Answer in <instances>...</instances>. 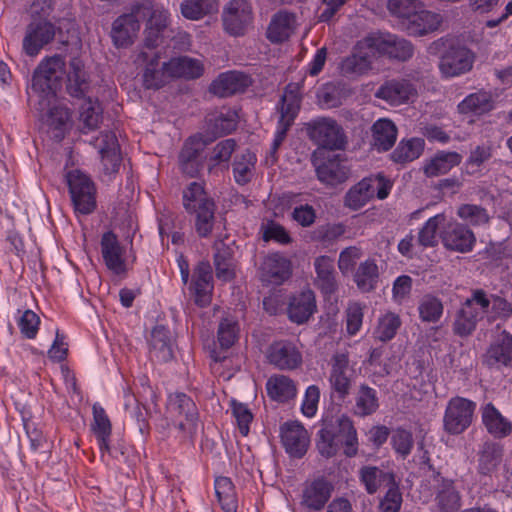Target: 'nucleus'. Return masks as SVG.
<instances>
[{"label":"nucleus","mask_w":512,"mask_h":512,"mask_svg":"<svg viewBox=\"0 0 512 512\" xmlns=\"http://www.w3.org/2000/svg\"><path fill=\"white\" fill-rule=\"evenodd\" d=\"M43 121L54 132V138L62 140L70 123V112L65 106L55 105L42 116Z\"/></svg>","instance_id":"46"},{"label":"nucleus","mask_w":512,"mask_h":512,"mask_svg":"<svg viewBox=\"0 0 512 512\" xmlns=\"http://www.w3.org/2000/svg\"><path fill=\"white\" fill-rule=\"evenodd\" d=\"M71 203L77 215H90L97 208V188L86 173L74 169L66 174Z\"/></svg>","instance_id":"4"},{"label":"nucleus","mask_w":512,"mask_h":512,"mask_svg":"<svg viewBox=\"0 0 512 512\" xmlns=\"http://www.w3.org/2000/svg\"><path fill=\"white\" fill-rule=\"evenodd\" d=\"M502 447L495 442H485L479 451V472L488 475L494 471L502 460Z\"/></svg>","instance_id":"50"},{"label":"nucleus","mask_w":512,"mask_h":512,"mask_svg":"<svg viewBox=\"0 0 512 512\" xmlns=\"http://www.w3.org/2000/svg\"><path fill=\"white\" fill-rule=\"evenodd\" d=\"M373 177H367L351 187L345 195L344 203L350 209L358 210L375 195L376 187Z\"/></svg>","instance_id":"41"},{"label":"nucleus","mask_w":512,"mask_h":512,"mask_svg":"<svg viewBox=\"0 0 512 512\" xmlns=\"http://www.w3.org/2000/svg\"><path fill=\"white\" fill-rule=\"evenodd\" d=\"M145 13H148L147 8L135 5L129 14L122 15L114 21L111 36L116 46L123 47L132 43L133 37L140 30V22L145 20Z\"/></svg>","instance_id":"14"},{"label":"nucleus","mask_w":512,"mask_h":512,"mask_svg":"<svg viewBox=\"0 0 512 512\" xmlns=\"http://www.w3.org/2000/svg\"><path fill=\"white\" fill-rule=\"evenodd\" d=\"M259 270L261 281L279 285L290 277L291 263L283 255L272 253L264 257Z\"/></svg>","instance_id":"24"},{"label":"nucleus","mask_w":512,"mask_h":512,"mask_svg":"<svg viewBox=\"0 0 512 512\" xmlns=\"http://www.w3.org/2000/svg\"><path fill=\"white\" fill-rule=\"evenodd\" d=\"M64 67V59L59 55H55L43 60L35 70L32 79V89L42 95L43 100L39 103L41 106L45 100L50 102V98L55 97L56 91L61 86Z\"/></svg>","instance_id":"5"},{"label":"nucleus","mask_w":512,"mask_h":512,"mask_svg":"<svg viewBox=\"0 0 512 512\" xmlns=\"http://www.w3.org/2000/svg\"><path fill=\"white\" fill-rule=\"evenodd\" d=\"M224 30L232 36H243L252 25V6L247 0H230L223 8Z\"/></svg>","instance_id":"12"},{"label":"nucleus","mask_w":512,"mask_h":512,"mask_svg":"<svg viewBox=\"0 0 512 512\" xmlns=\"http://www.w3.org/2000/svg\"><path fill=\"white\" fill-rule=\"evenodd\" d=\"M214 266L216 277L224 282L231 281L235 277V243H227L224 240L214 244Z\"/></svg>","instance_id":"26"},{"label":"nucleus","mask_w":512,"mask_h":512,"mask_svg":"<svg viewBox=\"0 0 512 512\" xmlns=\"http://www.w3.org/2000/svg\"><path fill=\"white\" fill-rule=\"evenodd\" d=\"M213 130L217 134H229L234 131L238 123V115L234 110L228 109L226 112H220L213 119Z\"/></svg>","instance_id":"63"},{"label":"nucleus","mask_w":512,"mask_h":512,"mask_svg":"<svg viewBox=\"0 0 512 512\" xmlns=\"http://www.w3.org/2000/svg\"><path fill=\"white\" fill-rule=\"evenodd\" d=\"M481 417L488 433L495 438H504L511 434L512 423L491 402L481 407Z\"/></svg>","instance_id":"36"},{"label":"nucleus","mask_w":512,"mask_h":512,"mask_svg":"<svg viewBox=\"0 0 512 512\" xmlns=\"http://www.w3.org/2000/svg\"><path fill=\"white\" fill-rule=\"evenodd\" d=\"M400 326V317L395 313L389 312L379 319L375 334L380 341L386 342L394 338Z\"/></svg>","instance_id":"60"},{"label":"nucleus","mask_w":512,"mask_h":512,"mask_svg":"<svg viewBox=\"0 0 512 512\" xmlns=\"http://www.w3.org/2000/svg\"><path fill=\"white\" fill-rule=\"evenodd\" d=\"M101 254L105 265L115 274H121L125 271L124 252L117 236L109 231L102 235Z\"/></svg>","instance_id":"27"},{"label":"nucleus","mask_w":512,"mask_h":512,"mask_svg":"<svg viewBox=\"0 0 512 512\" xmlns=\"http://www.w3.org/2000/svg\"><path fill=\"white\" fill-rule=\"evenodd\" d=\"M79 128L82 133L96 130L102 121V108L97 100L87 98L80 106Z\"/></svg>","instance_id":"45"},{"label":"nucleus","mask_w":512,"mask_h":512,"mask_svg":"<svg viewBox=\"0 0 512 512\" xmlns=\"http://www.w3.org/2000/svg\"><path fill=\"white\" fill-rule=\"evenodd\" d=\"M251 84L249 76L240 72L221 74L210 86V91L219 97H228L242 93Z\"/></svg>","instance_id":"28"},{"label":"nucleus","mask_w":512,"mask_h":512,"mask_svg":"<svg viewBox=\"0 0 512 512\" xmlns=\"http://www.w3.org/2000/svg\"><path fill=\"white\" fill-rule=\"evenodd\" d=\"M268 395L277 401L285 402L296 395V386L292 379L285 375H276L268 379L266 384Z\"/></svg>","instance_id":"49"},{"label":"nucleus","mask_w":512,"mask_h":512,"mask_svg":"<svg viewBox=\"0 0 512 512\" xmlns=\"http://www.w3.org/2000/svg\"><path fill=\"white\" fill-rule=\"evenodd\" d=\"M307 134L319 147L313 156L325 158L326 150H342L347 144L343 128L336 120L329 117H319L307 123Z\"/></svg>","instance_id":"3"},{"label":"nucleus","mask_w":512,"mask_h":512,"mask_svg":"<svg viewBox=\"0 0 512 512\" xmlns=\"http://www.w3.org/2000/svg\"><path fill=\"white\" fill-rule=\"evenodd\" d=\"M363 47H372L377 56H387L398 61H407L414 54L412 43L398 35L384 32H372L361 39Z\"/></svg>","instance_id":"6"},{"label":"nucleus","mask_w":512,"mask_h":512,"mask_svg":"<svg viewBox=\"0 0 512 512\" xmlns=\"http://www.w3.org/2000/svg\"><path fill=\"white\" fill-rule=\"evenodd\" d=\"M256 162V155L250 150H245L242 154L234 158L232 170L234 180L237 184L246 185L252 180L255 173Z\"/></svg>","instance_id":"44"},{"label":"nucleus","mask_w":512,"mask_h":512,"mask_svg":"<svg viewBox=\"0 0 512 512\" xmlns=\"http://www.w3.org/2000/svg\"><path fill=\"white\" fill-rule=\"evenodd\" d=\"M164 69L171 77H183L195 79L202 75L203 65L197 60L187 56L173 58L169 62H164Z\"/></svg>","instance_id":"40"},{"label":"nucleus","mask_w":512,"mask_h":512,"mask_svg":"<svg viewBox=\"0 0 512 512\" xmlns=\"http://www.w3.org/2000/svg\"><path fill=\"white\" fill-rule=\"evenodd\" d=\"M422 3L418 0H389L388 10L391 14L402 19V22L411 19L418 9L421 8Z\"/></svg>","instance_id":"61"},{"label":"nucleus","mask_w":512,"mask_h":512,"mask_svg":"<svg viewBox=\"0 0 512 512\" xmlns=\"http://www.w3.org/2000/svg\"><path fill=\"white\" fill-rule=\"evenodd\" d=\"M211 139H206L200 134L189 137L183 144L179 153V167L181 171L195 177L204 167L206 159L205 149L211 143Z\"/></svg>","instance_id":"11"},{"label":"nucleus","mask_w":512,"mask_h":512,"mask_svg":"<svg viewBox=\"0 0 512 512\" xmlns=\"http://www.w3.org/2000/svg\"><path fill=\"white\" fill-rule=\"evenodd\" d=\"M215 493L225 512H237L235 487L230 478L224 476L216 478Z\"/></svg>","instance_id":"52"},{"label":"nucleus","mask_w":512,"mask_h":512,"mask_svg":"<svg viewBox=\"0 0 512 512\" xmlns=\"http://www.w3.org/2000/svg\"><path fill=\"white\" fill-rule=\"evenodd\" d=\"M183 206L194 217L196 233L200 237H208L215 224L216 205L201 183L191 182L183 190Z\"/></svg>","instance_id":"2"},{"label":"nucleus","mask_w":512,"mask_h":512,"mask_svg":"<svg viewBox=\"0 0 512 512\" xmlns=\"http://www.w3.org/2000/svg\"><path fill=\"white\" fill-rule=\"evenodd\" d=\"M442 22L440 14L423 9V5L412 15L411 19L402 22V27L412 36H422L438 29Z\"/></svg>","instance_id":"30"},{"label":"nucleus","mask_w":512,"mask_h":512,"mask_svg":"<svg viewBox=\"0 0 512 512\" xmlns=\"http://www.w3.org/2000/svg\"><path fill=\"white\" fill-rule=\"evenodd\" d=\"M388 490L380 501L381 512H399L402 504V494L395 481L388 485Z\"/></svg>","instance_id":"64"},{"label":"nucleus","mask_w":512,"mask_h":512,"mask_svg":"<svg viewBox=\"0 0 512 512\" xmlns=\"http://www.w3.org/2000/svg\"><path fill=\"white\" fill-rule=\"evenodd\" d=\"M371 145L379 152L390 150L397 138V128L389 119H379L372 125Z\"/></svg>","instance_id":"39"},{"label":"nucleus","mask_w":512,"mask_h":512,"mask_svg":"<svg viewBox=\"0 0 512 512\" xmlns=\"http://www.w3.org/2000/svg\"><path fill=\"white\" fill-rule=\"evenodd\" d=\"M329 385L331 397L339 401H343L350 394L356 371L350 364V356L348 351H336L330 358L328 363Z\"/></svg>","instance_id":"7"},{"label":"nucleus","mask_w":512,"mask_h":512,"mask_svg":"<svg viewBox=\"0 0 512 512\" xmlns=\"http://www.w3.org/2000/svg\"><path fill=\"white\" fill-rule=\"evenodd\" d=\"M476 404L463 397H453L449 400L444 417V431L451 435L463 433L472 423Z\"/></svg>","instance_id":"9"},{"label":"nucleus","mask_w":512,"mask_h":512,"mask_svg":"<svg viewBox=\"0 0 512 512\" xmlns=\"http://www.w3.org/2000/svg\"><path fill=\"white\" fill-rule=\"evenodd\" d=\"M90 87L89 77L84 68V63L79 58L71 59L67 74V92L75 98H82Z\"/></svg>","instance_id":"38"},{"label":"nucleus","mask_w":512,"mask_h":512,"mask_svg":"<svg viewBox=\"0 0 512 512\" xmlns=\"http://www.w3.org/2000/svg\"><path fill=\"white\" fill-rule=\"evenodd\" d=\"M168 411L173 416L184 417L179 420L177 427L184 433L192 435L196 431L198 411L193 400L184 393H175L169 396Z\"/></svg>","instance_id":"17"},{"label":"nucleus","mask_w":512,"mask_h":512,"mask_svg":"<svg viewBox=\"0 0 512 512\" xmlns=\"http://www.w3.org/2000/svg\"><path fill=\"white\" fill-rule=\"evenodd\" d=\"M212 268L209 262L201 261L194 269L190 289L193 291L194 302L200 307H206L211 302L213 290Z\"/></svg>","instance_id":"21"},{"label":"nucleus","mask_w":512,"mask_h":512,"mask_svg":"<svg viewBox=\"0 0 512 512\" xmlns=\"http://www.w3.org/2000/svg\"><path fill=\"white\" fill-rule=\"evenodd\" d=\"M492 107L491 95L483 91L470 94L458 105L459 111L465 114H483L490 111Z\"/></svg>","instance_id":"54"},{"label":"nucleus","mask_w":512,"mask_h":512,"mask_svg":"<svg viewBox=\"0 0 512 512\" xmlns=\"http://www.w3.org/2000/svg\"><path fill=\"white\" fill-rule=\"evenodd\" d=\"M125 409L130 430L140 438H144L149 431L148 409L140 404L132 394L125 395Z\"/></svg>","instance_id":"31"},{"label":"nucleus","mask_w":512,"mask_h":512,"mask_svg":"<svg viewBox=\"0 0 512 512\" xmlns=\"http://www.w3.org/2000/svg\"><path fill=\"white\" fill-rule=\"evenodd\" d=\"M270 364L280 370H295L302 365V353L295 343L281 340L272 343L267 350Z\"/></svg>","instance_id":"18"},{"label":"nucleus","mask_w":512,"mask_h":512,"mask_svg":"<svg viewBox=\"0 0 512 512\" xmlns=\"http://www.w3.org/2000/svg\"><path fill=\"white\" fill-rule=\"evenodd\" d=\"M415 95V87L406 79L388 80L384 82L375 93L377 98L385 100L391 105L406 103Z\"/></svg>","instance_id":"25"},{"label":"nucleus","mask_w":512,"mask_h":512,"mask_svg":"<svg viewBox=\"0 0 512 512\" xmlns=\"http://www.w3.org/2000/svg\"><path fill=\"white\" fill-rule=\"evenodd\" d=\"M314 166L318 179L328 185H337L343 183L348 178V170L342 165L337 156L327 159V161L319 163V159H323L320 155L313 156Z\"/></svg>","instance_id":"34"},{"label":"nucleus","mask_w":512,"mask_h":512,"mask_svg":"<svg viewBox=\"0 0 512 512\" xmlns=\"http://www.w3.org/2000/svg\"><path fill=\"white\" fill-rule=\"evenodd\" d=\"M91 429L97 438L101 452H107L117 458V455L114 454V452L116 453L117 450L115 449L112 451L109 445L112 432L110 419L104 408L98 404L93 405V422L91 424Z\"/></svg>","instance_id":"37"},{"label":"nucleus","mask_w":512,"mask_h":512,"mask_svg":"<svg viewBox=\"0 0 512 512\" xmlns=\"http://www.w3.org/2000/svg\"><path fill=\"white\" fill-rule=\"evenodd\" d=\"M427 466L434 482V504L437 512H458L462 506V497L455 481L442 476L430 463Z\"/></svg>","instance_id":"8"},{"label":"nucleus","mask_w":512,"mask_h":512,"mask_svg":"<svg viewBox=\"0 0 512 512\" xmlns=\"http://www.w3.org/2000/svg\"><path fill=\"white\" fill-rule=\"evenodd\" d=\"M475 54L460 43L451 42L439 62V69L446 78L456 77L473 68Z\"/></svg>","instance_id":"10"},{"label":"nucleus","mask_w":512,"mask_h":512,"mask_svg":"<svg viewBox=\"0 0 512 512\" xmlns=\"http://www.w3.org/2000/svg\"><path fill=\"white\" fill-rule=\"evenodd\" d=\"M359 474L360 480L364 484L368 494L376 493L382 484L388 486L395 481L393 473L385 472L375 466H364L360 469Z\"/></svg>","instance_id":"47"},{"label":"nucleus","mask_w":512,"mask_h":512,"mask_svg":"<svg viewBox=\"0 0 512 512\" xmlns=\"http://www.w3.org/2000/svg\"><path fill=\"white\" fill-rule=\"evenodd\" d=\"M281 442L286 452L294 458H302L309 446V435L304 426L297 421L285 422L280 427Z\"/></svg>","instance_id":"19"},{"label":"nucleus","mask_w":512,"mask_h":512,"mask_svg":"<svg viewBox=\"0 0 512 512\" xmlns=\"http://www.w3.org/2000/svg\"><path fill=\"white\" fill-rule=\"evenodd\" d=\"M424 148V141L420 138L402 140L392 152L391 158L396 163H406L417 159Z\"/></svg>","instance_id":"53"},{"label":"nucleus","mask_w":512,"mask_h":512,"mask_svg":"<svg viewBox=\"0 0 512 512\" xmlns=\"http://www.w3.org/2000/svg\"><path fill=\"white\" fill-rule=\"evenodd\" d=\"M374 58L375 54L372 53V47H363L361 40H359L354 47L353 53L341 61L340 72L347 78L361 76L371 69Z\"/></svg>","instance_id":"20"},{"label":"nucleus","mask_w":512,"mask_h":512,"mask_svg":"<svg viewBox=\"0 0 512 512\" xmlns=\"http://www.w3.org/2000/svg\"><path fill=\"white\" fill-rule=\"evenodd\" d=\"M334 491L333 484L324 477H318L303 484L300 506L309 511H321Z\"/></svg>","instance_id":"15"},{"label":"nucleus","mask_w":512,"mask_h":512,"mask_svg":"<svg viewBox=\"0 0 512 512\" xmlns=\"http://www.w3.org/2000/svg\"><path fill=\"white\" fill-rule=\"evenodd\" d=\"M444 311V305L440 298L433 294H425L418 303L419 318L425 323H437Z\"/></svg>","instance_id":"51"},{"label":"nucleus","mask_w":512,"mask_h":512,"mask_svg":"<svg viewBox=\"0 0 512 512\" xmlns=\"http://www.w3.org/2000/svg\"><path fill=\"white\" fill-rule=\"evenodd\" d=\"M462 156L457 152H438L424 166V173L427 177H437L448 173L453 167L459 165Z\"/></svg>","instance_id":"42"},{"label":"nucleus","mask_w":512,"mask_h":512,"mask_svg":"<svg viewBox=\"0 0 512 512\" xmlns=\"http://www.w3.org/2000/svg\"><path fill=\"white\" fill-rule=\"evenodd\" d=\"M56 35V26L50 20L30 21L25 29L22 42L23 51L31 57L39 54L41 49L51 43Z\"/></svg>","instance_id":"13"},{"label":"nucleus","mask_w":512,"mask_h":512,"mask_svg":"<svg viewBox=\"0 0 512 512\" xmlns=\"http://www.w3.org/2000/svg\"><path fill=\"white\" fill-rule=\"evenodd\" d=\"M219 9V0H182L180 12L188 20H200Z\"/></svg>","instance_id":"43"},{"label":"nucleus","mask_w":512,"mask_h":512,"mask_svg":"<svg viewBox=\"0 0 512 512\" xmlns=\"http://www.w3.org/2000/svg\"><path fill=\"white\" fill-rule=\"evenodd\" d=\"M379 279L378 266L374 260L368 259L358 266L354 273V282L357 288L368 293L376 288Z\"/></svg>","instance_id":"48"},{"label":"nucleus","mask_w":512,"mask_h":512,"mask_svg":"<svg viewBox=\"0 0 512 512\" xmlns=\"http://www.w3.org/2000/svg\"><path fill=\"white\" fill-rule=\"evenodd\" d=\"M316 310L315 294L311 289H306L290 297L287 315L291 322L301 325L306 323Z\"/></svg>","instance_id":"23"},{"label":"nucleus","mask_w":512,"mask_h":512,"mask_svg":"<svg viewBox=\"0 0 512 512\" xmlns=\"http://www.w3.org/2000/svg\"><path fill=\"white\" fill-rule=\"evenodd\" d=\"M149 344L151 357L160 362H168L173 358L174 340L165 326L158 325L152 330Z\"/></svg>","instance_id":"33"},{"label":"nucleus","mask_w":512,"mask_h":512,"mask_svg":"<svg viewBox=\"0 0 512 512\" xmlns=\"http://www.w3.org/2000/svg\"><path fill=\"white\" fill-rule=\"evenodd\" d=\"M317 449L326 458L336 455L339 445L346 446L345 454L352 457L357 452V433L351 419L346 415L332 416L323 420L318 432Z\"/></svg>","instance_id":"1"},{"label":"nucleus","mask_w":512,"mask_h":512,"mask_svg":"<svg viewBox=\"0 0 512 512\" xmlns=\"http://www.w3.org/2000/svg\"><path fill=\"white\" fill-rule=\"evenodd\" d=\"M477 322L471 313L470 302H464L456 314L453 324L454 333L461 337L468 336L476 329Z\"/></svg>","instance_id":"57"},{"label":"nucleus","mask_w":512,"mask_h":512,"mask_svg":"<svg viewBox=\"0 0 512 512\" xmlns=\"http://www.w3.org/2000/svg\"><path fill=\"white\" fill-rule=\"evenodd\" d=\"M457 215L471 225L478 226L488 223L489 215L481 206L463 204L457 210Z\"/></svg>","instance_id":"62"},{"label":"nucleus","mask_w":512,"mask_h":512,"mask_svg":"<svg viewBox=\"0 0 512 512\" xmlns=\"http://www.w3.org/2000/svg\"><path fill=\"white\" fill-rule=\"evenodd\" d=\"M440 237L447 250L459 253L472 251L476 237L466 225L458 222H448L440 232Z\"/></svg>","instance_id":"16"},{"label":"nucleus","mask_w":512,"mask_h":512,"mask_svg":"<svg viewBox=\"0 0 512 512\" xmlns=\"http://www.w3.org/2000/svg\"><path fill=\"white\" fill-rule=\"evenodd\" d=\"M482 361L489 368L512 367V335L502 331L489 346Z\"/></svg>","instance_id":"22"},{"label":"nucleus","mask_w":512,"mask_h":512,"mask_svg":"<svg viewBox=\"0 0 512 512\" xmlns=\"http://www.w3.org/2000/svg\"><path fill=\"white\" fill-rule=\"evenodd\" d=\"M159 66V60L156 55L146 65L143 73V84L147 89H158L164 85L165 75H168V72L164 69V63L161 68Z\"/></svg>","instance_id":"58"},{"label":"nucleus","mask_w":512,"mask_h":512,"mask_svg":"<svg viewBox=\"0 0 512 512\" xmlns=\"http://www.w3.org/2000/svg\"><path fill=\"white\" fill-rule=\"evenodd\" d=\"M378 398L375 389L366 384L359 387L355 398V413L360 416H367L378 409Z\"/></svg>","instance_id":"55"},{"label":"nucleus","mask_w":512,"mask_h":512,"mask_svg":"<svg viewBox=\"0 0 512 512\" xmlns=\"http://www.w3.org/2000/svg\"><path fill=\"white\" fill-rule=\"evenodd\" d=\"M296 29V15L287 10L275 13L267 29V38L273 43L287 40Z\"/></svg>","instance_id":"32"},{"label":"nucleus","mask_w":512,"mask_h":512,"mask_svg":"<svg viewBox=\"0 0 512 512\" xmlns=\"http://www.w3.org/2000/svg\"><path fill=\"white\" fill-rule=\"evenodd\" d=\"M314 267L316 271L315 285L326 296L334 294L338 289V282L333 260L328 256H319L314 261Z\"/></svg>","instance_id":"35"},{"label":"nucleus","mask_w":512,"mask_h":512,"mask_svg":"<svg viewBox=\"0 0 512 512\" xmlns=\"http://www.w3.org/2000/svg\"><path fill=\"white\" fill-rule=\"evenodd\" d=\"M300 105V86L295 83L288 84L277 106V110L280 113L278 123L291 127L300 110Z\"/></svg>","instance_id":"29"},{"label":"nucleus","mask_w":512,"mask_h":512,"mask_svg":"<svg viewBox=\"0 0 512 512\" xmlns=\"http://www.w3.org/2000/svg\"><path fill=\"white\" fill-rule=\"evenodd\" d=\"M445 220V215L442 213L429 218L419 231V244L423 247H434L437 244V231Z\"/></svg>","instance_id":"59"},{"label":"nucleus","mask_w":512,"mask_h":512,"mask_svg":"<svg viewBox=\"0 0 512 512\" xmlns=\"http://www.w3.org/2000/svg\"><path fill=\"white\" fill-rule=\"evenodd\" d=\"M239 324L233 317L223 318L218 326L217 341L223 350L229 349L236 342L239 335Z\"/></svg>","instance_id":"56"}]
</instances>
